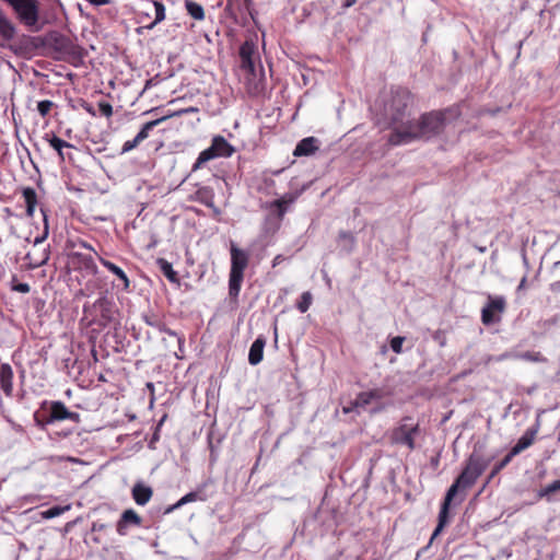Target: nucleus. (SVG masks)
Wrapping results in <instances>:
<instances>
[{
  "label": "nucleus",
  "instance_id": "4c0bfd02",
  "mask_svg": "<svg viewBox=\"0 0 560 560\" xmlns=\"http://www.w3.org/2000/svg\"><path fill=\"white\" fill-rule=\"evenodd\" d=\"M405 341V338L404 337H400V336H397V337H394L392 340H390V348L392 350L399 354L402 352V343Z\"/></svg>",
  "mask_w": 560,
  "mask_h": 560
},
{
  "label": "nucleus",
  "instance_id": "8fccbe9b",
  "mask_svg": "<svg viewBox=\"0 0 560 560\" xmlns=\"http://www.w3.org/2000/svg\"><path fill=\"white\" fill-rule=\"evenodd\" d=\"M106 110H107V119H108L112 116V106L109 104H107Z\"/></svg>",
  "mask_w": 560,
  "mask_h": 560
},
{
  "label": "nucleus",
  "instance_id": "aec40b11",
  "mask_svg": "<svg viewBox=\"0 0 560 560\" xmlns=\"http://www.w3.org/2000/svg\"><path fill=\"white\" fill-rule=\"evenodd\" d=\"M13 371L8 363L0 365V386L7 396L12 395L13 390Z\"/></svg>",
  "mask_w": 560,
  "mask_h": 560
},
{
  "label": "nucleus",
  "instance_id": "393cba45",
  "mask_svg": "<svg viewBox=\"0 0 560 560\" xmlns=\"http://www.w3.org/2000/svg\"><path fill=\"white\" fill-rule=\"evenodd\" d=\"M25 203H26V214L32 218L35 212V208L37 205V195L34 188L26 187L22 190Z\"/></svg>",
  "mask_w": 560,
  "mask_h": 560
},
{
  "label": "nucleus",
  "instance_id": "5701e85b",
  "mask_svg": "<svg viewBox=\"0 0 560 560\" xmlns=\"http://www.w3.org/2000/svg\"><path fill=\"white\" fill-rule=\"evenodd\" d=\"M16 27L13 22L4 14L0 8V36L4 40H12L15 36Z\"/></svg>",
  "mask_w": 560,
  "mask_h": 560
},
{
  "label": "nucleus",
  "instance_id": "a211bd4d",
  "mask_svg": "<svg viewBox=\"0 0 560 560\" xmlns=\"http://www.w3.org/2000/svg\"><path fill=\"white\" fill-rule=\"evenodd\" d=\"M318 150V140L315 137L302 139L293 151L294 156H308Z\"/></svg>",
  "mask_w": 560,
  "mask_h": 560
},
{
  "label": "nucleus",
  "instance_id": "cd10ccee",
  "mask_svg": "<svg viewBox=\"0 0 560 560\" xmlns=\"http://www.w3.org/2000/svg\"><path fill=\"white\" fill-rule=\"evenodd\" d=\"M152 7L154 8V20L147 26L148 28H153L156 24L161 23L165 19V7L161 1H152Z\"/></svg>",
  "mask_w": 560,
  "mask_h": 560
},
{
  "label": "nucleus",
  "instance_id": "20e7f679",
  "mask_svg": "<svg viewBox=\"0 0 560 560\" xmlns=\"http://www.w3.org/2000/svg\"><path fill=\"white\" fill-rule=\"evenodd\" d=\"M420 435V423L411 416L402 417L387 433L388 441L392 445L404 446L408 451H413L417 447L416 440Z\"/></svg>",
  "mask_w": 560,
  "mask_h": 560
},
{
  "label": "nucleus",
  "instance_id": "f704fd0d",
  "mask_svg": "<svg viewBox=\"0 0 560 560\" xmlns=\"http://www.w3.org/2000/svg\"><path fill=\"white\" fill-rule=\"evenodd\" d=\"M557 491H560V479L553 481L552 483L546 486L544 489L539 491L540 498H550V495Z\"/></svg>",
  "mask_w": 560,
  "mask_h": 560
},
{
  "label": "nucleus",
  "instance_id": "ddd939ff",
  "mask_svg": "<svg viewBox=\"0 0 560 560\" xmlns=\"http://www.w3.org/2000/svg\"><path fill=\"white\" fill-rule=\"evenodd\" d=\"M189 200L200 202L206 207L213 209L214 212H219L218 208L214 206V191L209 186L197 185V189L189 196Z\"/></svg>",
  "mask_w": 560,
  "mask_h": 560
},
{
  "label": "nucleus",
  "instance_id": "c03bdc74",
  "mask_svg": "<svg viewBox=\"0 0 560 560\" xmlns=\"http://www.w3.org/2000/svg\"><path fill=\"white\" fill-rule=\"evenodd\" d=\"M357 408H358V407H353V401H352V402L350 404V406H349V407H345V408H343V412H345V413H349V412L353 411V410H354V409H357Z\"/></svg>",
  "mask_w": 560,
  "mask_h": 560
},
{
  "label": "nucleus",
  "instance_id": "4468645a",
  "mask_svg": "<svg viewBox=\"0 0 560 560\" xmlns=\"http://www.w3.org/2000/svg\"><path fill=\"white\" fill-rule=\"evenodd\" d=\"M39 242V238H36L32 250H30L24 258L27 262L28 268L31 269L38 268L46 264V261L48 260V253L46 252V249L37 247V244Z\"/></svg>",
  "mask_w": 560,
  "mask_h": 560
},
{
  "label": "nucleus",
  "instance_id": "6e6552de",
  "mask_svg": "<svg viewBox=\"0 0 560 560\" xmlns=\"http://www.w3.org/2000/svg\"><path fill=\"white\" fill-rule=\"evenodd\" d=\"M505 310L506 300L504 296L488 294L487 303L481 310V323L485 326L500 323Z\"/></svg>",
  "mask_w": 560,
  "mask_h": 560
},
{
  "label": "nucleus",
  "instance_id": "f257e3e1",
  "mask_svg": "<svg viewBox=\"0 0 560 560\" xmlns=\"http://www.w3.org/2000/svg\"><path fill=\"white\" fill-rule=\"evenodd\" d=\"M489 463V459L476 452L471 453L465 460L460 474L456 477L452 486L446 491L444 500L441 504L438 526L432 534L431 541L438 537V535L448 523V514L452 502L457 500V503L460 504L465 501L466 491L477 482L478 478L487 469Z\"/></svg>",
  "mask_w": 560,
  "mask_h": 560
},
{
  "label": "nucleus",
  "instance_id": "58836bf2",
  "mask_svg": "<svg viewBox=\"0 0 560 560\" xmlns=\"http://www.w3.org/2000/svg\"><path fill=\"white\" fill-rule=\"evenodd\" d=\"M13 290L20 293H28L31 288L27 283H18L13 287Z\"/></svg>",
  "mask_w": 560,
  "mask_h": 560
},
{
  "label": "nucleus",
  "instance_id": "c9c22d12",
  "mask_svg": "<svg viewBox=\"0 0 560 560\" xmlns=\"http://www.w3.org/2000/svg\"><path fill=\"white\" fill-rule=\"evenodd\" d=\"M142 318L147 325L152 326L154 328H160V326L162 325L160 317L152 312L143 314Z\"/></svg>",
  "mask_w": 560,
  "mask_h": 560
},
{
  "label": "nucleus",
  "instance_id": "ea45409f",
  "mask_svg": "<svg viewBox=\"0 0 560 560\" xmlns=\"http://www.w3.org/2000/svg\"><path fill=\"white\" fill-rule=\"evenodd\" d=\"M339 236L341 238H347V240L353 241V236H352V234L350 232H343L342 231V232L339 233Z\"/></svg>",
  "mask_w": 560,
  "mask_h": 560
},
{
  "label": "nucleus",
  "instance_id": "412c9836",
  "mask_svg": "<svg viewBox=\"0 0 560 560\" xmlns=\"http://www.w3.org/2000/svg\"><path fill=\"white\" fill-rule=\"evenodd\" d=\"M79 416L74 412L69 411L66 406L60 401L51 404L50 408V421H59L65 419L78 420Z\"/></svg>",
  "mask_w": 560,
  "mask_h": 560
},
{
  "label": "nucleus",
  "instance_id": "79ce46f5",
  "mask_svg": "<svg viewBox=\"0 0 560 560\" xmlns=\"http://www.w3.org/2000/svg\"><path fill=\"white\" fill-rule=\"evenodd\" d=\"M357 1H358V0H345V1H343L342 7H343V8H350V7H352L353 4H355V2H357Z\"/></svg>",
  "mask_w": 560,
  "mask_h": 560
},
{
  "label": "nucleus",
  "instance_id": "dca6fc26",
  "mask_svg": "<svg viewBox=\"0 0 560 560\" xmlns=\"http://www.w3.org/2000/svg\"><path fill=\"white\" fill-rule=\"evenodd\" d=\"M254 2L253 0H228L226 10L233 16H244L246 14H252Z\"/></svg>",
  "mask_w": 560,
  "mask_h": 560
},
{
  "label": "nucleus",
  "instance_id": "864d4df0",
  "mask_svg": "<svg viewBox=\"0 0 560 560\" xmlns=\"http://www.w3.org/2000/svg\"><path fill=\"white\" fill-rule=\"evenodd\" d=\"M86 109H88V112H91L93 115H95V113L92 112L90 107H88Z\"/></svg>",
  "mask_w": 560,
  "mask_h": 560
},
{
  "label": "nucleus",
  "instance_id": "473e14b6",
  "mask_svg": "<svg viewBox=\"0 0 560 560\" xmlns=\"http://www.w3.org/2000/svg\"><path fill=\"white\" fill-rule=\"evenodd\" d=\"M69 510H70V505H65V506L56 505V506L49 508V509L40 512V515L43 518L49 520V518L57 517V516L61 515L63 512L69 511Z\"/></svg>",
  "mask_w": 560,
  "mask_h": 560
},
{
  "label": "nucleus",
  "instance_id": "3c124183",
  "mask_svg": "<svg viewBox=\"0 0 560 560\" xmlns=\"http://www.w3.org/2000/svg\"><path fill=\"white\" fill-rule=\"evenodd\" d=\"M86 266H88V267H91V268H93V267H94L92 258H89V259H88Z\"/></svg>",
  "mask_w": 560,
  "mask_h": 560
},
{
  "label": "nucleus",
  "instance_id": "b1692460",
  "mask_svg": "<svg viewBox=\"0 0 560 560\" xmlns=\"http://www.w3.org/2000/svg\"><path fill=\"white\" fill-rule=\"evenodd\" d=\"M152 494L153 492L150 487L140 483L136 485L132 489V498L139 505L147 504L150 501Z\"/></svg>",
  "mask_w": 560,
  "mask_h": 560
},
{
  "label": "nucleus",
  "instance_id": "f8f14e48",
  "mask_svg": "<svg viewBox=\"0 0 560 560\" xmlns=\"http://www.w3.org/2000/svg\"><path fill=\"white\" fill-rule=\"evenodd\" d=\"M539 422H536L534 425L528 428L525 433L518 439L516 444L510 450L511 456H516L529 446H532L536 440V436L539 431Z\"/></svg>",
  "mask_w": 560,
  "mask_h": 560
},
{
  "label": "nucleus",
  "instance_id": "49530a36",
  "mask_svg": "<svg viewBox=\"0 0 560 560\" xmlns=\"http://www.w3.org/2000/svg\"><path fill=\"white\" fill-rule=\"evenodd\" d=\"M159 431L156 428H155V432L153 433V436H152V441L151 443L155 442V441H159L160 439V434H159Z\"/></svg>",
  "mask_w": 560,
  "mask_h": 560
},
{
  "label": "nucleus",
  "instance_id": "1a4fd4ad",
  "mask_svg": "<svg viewBox=\"0 0 560 560\" xmlns=\"http://www.w3.org/2000/svg\"><path fill=\"white\" fill-rule=\"evenodd\" d=\"M238 56L241 69L255 75L256 61L260 60L256 44L253 40H245L240 47Z\"/></svg>",
  "mask_w": 560,
  "mask_h": 560
},
{
  "label": "nucleus",
  "instance_id": "37998d69",
  "mask_svg": "<svg viewBox=\"0 0 560 560\" xmlns=\"http://www.w3.org/2000/svg\"><path fill=\"white\" fill-rule=\"evenodd\" d=\"M166 418H167V415L165 413V415H163V417L160 419V421H159V422H158V424H156V429H158V430H160V429H161V427H162V425H163V423L165 422Z\"/></svg>",
  "mask_w": 560,
  "mask_h": 560
},
{
  "label": "nucleus",
  "instance_id": "2f4dec72",
  "mask_svg": "<svg viewBox=\"0 0 560 560\" xmlns=\"http://www.w3.org/2000/svg\"><path fill=\"white\" fill-rule=\"evenodd\" d=\"M513 456H511L510 453H508L500 462H498L491 469L489 476H488V482L493 479L503 468H505L510 462L512 460Z\"/></svg>",
  "mask_w": 560,
  "mask_h": 560
},
{
  "label": "nucleus",
  "instance_id": "603ef678",
  "mask_svg": "<svg viewBox=\"0 0 560 560\" xmlns=\"http://www.w3.org/2000/svg\"><path fill=\"white\" fill-rule=\"evenodd\" d=\"M279 258H280V256H277V257L275 258V260H273V266H276V265H277V262H279Z\"/></svg>",
  "mask_w": 560,
  "mask_h": 560
},
{
  "label": "nucleus",
  "instance_id": "9b49d317",
  "mask_svg": "<svg viewBox=\"0 0 560 560\" xmlns=\"http://www.w3.org/2000/svg\"><path fill=\"white\" fill-rule=\"evenodd\" d=\"M295 200H296L295 194H285L281 198L276 199V200L269 202L268 205H266L265 208L269 209L270 215L275 217L277 219L278 223H280L283 220V218L288 211V206L293 203Z\"/></svg>",
  "mask_w": 560,
  "mask_h": 560
},
{
  "label": "nucleus",
  "instance_id": "0eeeda50",
  "mask_svg": "<svg viewBox=\"0 0 560 560\" xmlns=\"http://www.w3.org/2000/svg\"><path fill=\"white\" fill-rule=\"evenodd\" d=\"M198 112V108L197 107H188V108H183V109H179L177 112H174L167 116H164L162 118H159V119H155V120H151V121H148L145 122L141 130L138 132V135L132 139V140H128L126 141L124 144H122V148L120 150V153H127L133 149H136L143 140H145L148 137H149V132L155 127L158 126L160 122L164 121L165 119L170 118V117H175V116H183L185 114H189V113H196Z\"/></svg>",
  "mask_w": 560,
  "mask_h": 560
},
{
  "label": "nucleus",
  "instance_id": "c756f323",
  "mask_svg": "<svg viewBox=\"0 0 560 560\" xmlns=\"http://www.w3.org/2000/svg\"><path fill=\"white\" fill-rule=\"evenodd\" d=\"M48 141H49L50 147L54 148L58 152V155L60 156L61 160L65 159L63 149L72 147L70 143H68L67 141H65L56 136L51 137Z\"/></svg>",
  "mask_w": 560,
  "mask_h": 560
},
{
  "label": "nucleus",
  "instance_id": "c85d7f7f",
  "mask_svg": "<svg viewBox=\"0 0 560 560\" xmlns=\"http://www.w3.org/2000/svg\"><path fill=\"white\" fill-rule=\"evenodd\" d=\"M198 500L199 501H205L206 500V495H203L200 490L191 491V492L185 494L183 498H180L178 500V502L174 505V508L176 509V508H179V506H182L184 504H187L189 502H195V501H198Z\"/></svg>",
  "mask_w": 560,
  "mask_h": 560
},
{
  "label": "nucleus",
  "instance_id": "f03ea898",
  "mask_svg": "<svg viewBox=\"0 0 560 560\" xmlns=\"http://www.w3.org/2000/svg\"><path fill=\"white\" fill-rule=\"evenodd\" d=\"M445 120L444 110L424 113L417 120H407L405 127L395 128L388 136V143L396 147L429 140L443 131Z\"/></svg>",
  "mask_w": 560,
  "mask_h": 560
},
{
  "label": "nucleus",
  "instance_id": "f3484780",
  "mask_svg": "<svg viewBox=\"0 0 560 560\" xmlns=\"http://www.w3.org/2000/svg\"><path fill=\"white\" fill-rule=\"evenodd\" d=\"M107 271L112 272L115 278L112 280L113 287L119 291H128L129 279L121 268L107 261Z\"/></svg>",
  "mask_w": 560,
  "mask_h": 560
},
{
  "label": "nucleus",
  "instance_id": "4be33fe9",
  "mask_svg": "<svg viewBox=\"0 0 560 560\" xmlns=\"http://www.w3.org/2000/svg\"><path fill=\"white\" fill-rule=\"evenodd\" d=\"M266 345V340L264 337L259 336L250 346L248 353V362L252 365H257L262 361L264 357V348Z\"/></svg>",
  "mask_w": 560,
  "mask_h": 560
},
{
  "label": "nucleus",
  "instance_id": "2eb2a0df",
  "mask_svg": "<svg viewBox=\"0 0 560 560\" xmlns=\"http://www.w3.org/2000/svg\"><path fill=\"white\" fill-rule=\"evenodd\" d=\"M141 517L132 510H126L122 512L117 525L116 529L119 535H127L128 528L130 526H140Z\"/></svg>",
  "mask_w": 560,
  "mask_h": 560
},
{
  "label": "nucleus",
  "instance_id": "7ed1b4c3",
  "mask_svg": "<svg viewBox=\"0 0 560 560\" xmlns=\"http://www.w3.org/2000/svg\"><path fill=\"white\" fill-rule=\"evenodd\" d=\"M412 103L413 95L407 88L397 86L392 89L390 96L383 107L386 128H390L393 131L395 128L405 127L406 118L409 116L408 107Z\"/></svg>",
  "mask_w": 560,
  "mask_h": 560
},
{
  "label": "nucleus",
  "instance_id": "09e8293b",
  "mask_svg": "<svg viewBox=\"0 0 560 560\" xmlns=\"http://www.w3.org/2000/svg\"><path fill=\"white\" fill-rule=\"evenodd\" d=\"M525 283H526V278L524 277V278L522 279V281L520 282V284H518V288H517V289H518V290H522V289L525 287Z\"/></svg>",
  "mask_w": 560,
  "mask_h": 560
},
{
  "label": "nucleus",
  "instance_id": "e433bc0d",
  "mask_svg": "<svg viewBox=\"0 0 560 560\" xmlns=\"http://www.w3.org/2000/svg\"><path fill=\"white\" fill-rule=\"evenodd\" d=\"M54 107V103L51 101L45 100L40 101L37 104V110L40 114L42 117H46L51 108Z\"/></svg>",
  "mask_w": 560,
  "mask_h": 560
},
{
  "label": "nucleus",
  "instance_id": "7c9ffc66",
  "mask_svg": "<svg viewBox=\"0 0 560 560\" xmlns=\"http://www.w3.org/2000/svg\"><path fill=\"white\" fill-rule=\"evenodd\" d=\"M313 303V295L311 292L306 291V292H303L300 296V300L298 301L296 303V308L301 312V313H306L311 305Z\"/></svg>",
  "mask_w": 560,
  "mask_h": 560
},
{
  "label": "nucleus",
  "instance_id": "a19ab883",
  "mask_svg": "<svg viewBox=\"0 0 560 560\" xmlns=\"http://www.w3.org/2000/svg\"><path fill=\"white\" fill-rule=\"evenodd\" d=\"M98 112L102 116L105 115V102L104 101L98 102Z\"/></svg>",
  "mask_w": 560,
  "mask_h": 560
},
{
  "label": "nucleus",
  "instance_id": "6ab92c4d",
  "mask_svg": "<svg viewBox=\"0 0 560 560\" xmlns=\"http://www.w3.org/2000/svg\"><path fill=\"white\" fill-rule=\"evenodd\" d=\"M384 397V392L380 388H374L368 392H361L353 400V407L364 408L374 400H381Z\"/></svg>",
  "mask_w": 560,
  "mask_h": 560
},
{
  "label": "nucleus",
  "instance_id": "72a5a7b5",
  "mask_svg": "<svg viewBox=\"0 0 560 560\" xmlns=\"http://www.w3.org/2000/svg\"><path fill=\"white\" fill-rule=\"evenodd\" d=\"M518 358L529 362H546V358L539 351H525Z\"/></svg>",
  "mask_w": 560,
  "mask_h": 560
},
{
  "label": "nucleus",
  "instance_id": "a18cd8bd",
  "mask_svg": "<svg viewBox=\"0 0 560 560\" xmlns=\"http://www.w3.org/2000/svg\"><path fill=\"white\" fill-rule=\"evenodd\" d=\"M86 1L93 5H101V4L105 3V0H86Z\"/></svg>",
  "mask_w": 560,
  "mask_h": 560
},
{
  "label": "nucleus",
  "instance_id": "39448f33",
  "mask_svg": "<svg viewBox=\"0 0 560 560\" xmlns=\"http://www.w3.org/2000/svg\"><path fill=\"white\" fill-rule=\"evenodd\" d=\"M230 253L231 269L229 277V295L232 300H237L244 280V271L249 262V256L245 250L236 247L234 244L231 245Z\"/></svg>",
  "mask_w": 560,
  "mask_h": 560
},
{
  "label": "nucleus",
  "instance_id": "bb28decb",
  "mask_svg": "<svg viewBox=\"0 0 560 560\" xmlns=\"http://www.w3.org/2000/svg\"><path fill=\"white\" fill-rule=\"evenodd\" d=\"M159 266L162 271V273L168 279V281L173 283H178L179 278L177 272L173 269V266L171 262H168L165 259H159Z\"/></svg>",
  "mask_w": 560,
  "mask_h": 560
},
{
  "label": "nucleus",
  "instance_id": "a878e982",
  "mask_svg": "<svg viewBox=\"0 0 560 560\" xmlns=\"http://www.w3.org/2000/svg\"><path fill=\"white\" fill-rule=\"evenodd\" d=\"M185 8L187 13L196 21L205 20V10L201 4L192 0H185Z\"/></svg>",
  "mask_w": 560,
  "mask_h": 560
},
{
  "label": "nucleus",
  "instance_id": "9d476101",
  "mask_svg": "<svg viewBox=\"0 0 560 560\" xmlns=\"http://www.w3.org/2000/svg\"><path fill=\"white\" fill-rule=\"evenodd\" d=\"M49 45L60 54V58H69L78 56V47L66 36L52 33L48 37Z\"/></svg>",
  "mask_w": 560,
  "mask_h": 560
},
{
  "label": "nucleus",
  "instance_id": "423d86ee",
  "mask_svg": "<svg viewBox=\"0 0 560 560\" xmlns=\"http://www.w3.org/2000/svg\"><path fill=\"white\" fill-rule=\"evenodd\" d=\"M235 148L230 144L222 136H214L211 145L201 151L192 165V171L201 168V166L215 158H230L234 154Z\"/></svg>",
  "mask_w": 560,
  "mask_h": 560
},
{
  "label": "nucleus",
  "instance_id": "de8ad7c7",
  "mask_svg": "<svg viewBox=\"0 0 560 560\" xmlns=\"http://www.w3.org/2000/svg\"><path fill=\"white\" fill-rule=\"evenodd\" d=\"M91 352H92V355L94 358V361L97 362L98 358H97V351H96L95 347L92 348Z\"/></svg>",
  "mask_w": 560,
  "mask_h": 560
}]
</instances>
